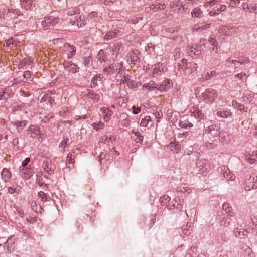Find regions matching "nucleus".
Wrapping results in <instances>:
<instances>
[{"mask_svg": "<svg viewBox=\"0 0 257 257\" xmlns=\"http://www.w3.org/2000/svg\"><path fill=\"white\" fill-rule=\"evenodd\" d=\"M63 66L65 68H68L71 67V66H72L73 65V63L72 61H65L63 62Z\"/></svg>", "mask_w": 257, "mask_h": 257, "instance_id": "nucleus-48", "label": "nucleus"}, {"mask_svg": "<svg viewBox=\"0 0 257 257\" xmlns=\"http://www.w3.org/2000/svg\"><path fill=\"white\" fill-rule=\"evenodd\" d=\"M188 67L187 60L183 58L181 60V63H179L178 68L179 70H184Z\"/></svg>", "mask_w": 257, "mask_h": 257, "instance_id": "nucleus-21", "label": "nucleus"}, {"mask_svg": "<svg viewBox=\"0 0 257 257\" xmlns=\"http://www.w3.org/2000/svg\"><path fill=\"white\" fill-rule=\"evenodd\" d=\"M87 91L88 93L86 94L88 98L92 99L95 101L96 102H98L99 100V94L94 93L93 91L91 90L90 89H88Z\"/></svg>", "mask_w": 257, "mask_h": 257, "instance_id": "nucleus-8", "label": "nucleus"}, {"mask_svg": "<svg viewBox=\"0 0 257 257\" xmlns=\"http://www.w3.org/2000/svg\"><path fill=\"white\" fill-rule=\"evenodd\" d=\"M188 223L185 226H184L182 228V233L181 234V235L183 237H185V236H189L191 232L192 231V229L188 228V226L189 227H191V224H188Z\"/></svg>", "mask_w": 257, "mask_h": 257, "instance_id": "nucleus-7", "label": "nucleus"}, {"mask_svg": "<svg viewBox=\"0 0 257 257\" xmlns=\"http://www.w3.org/2000/svg\"><path fill=\"white\" fill-rule=\"evenodd\" d=\"M83 64L86 66L90 64V62L92 61V58L90 56L87 57H84L83 59Z\"/></svg>", "mask_w": 257, "mask_h": 257, "instance_id": "nucleus-40", "label": "nucleus"}, {"mask_svg": "<svg viewBox=\"0 0 257 257\" xmlns=\"http://www.w3.org/2000/svg\"><path fill=\"white\" fill-rule=\"evenodd\" d=\"M220 12L219 11V8H217L216 9L214 10V11H210L209 12V15L211 16H215L216 15H218L219 14V13H220Z\"/></svg>", "mask_w": 257, "mask_h": 257, "instance_id": "nucleus-54", "label": "nucleus"}, {"mask_svg": "<svg viewBox=\"0 0 257 257\" xmlns=\"http://www.w3.org/2000/svg\"><path fill=\"white\" fill-rule=\"evenodd\" d=\"M247 183H253L250 175H247L245 177V183L246 184Z\"/></svg>", "mask_w": 257, "mask_h": 257, "instance_id": "nucleus-56", "label": "nucleus"}, {"mask_svg": "<svg viewBox=\"0 0 257 257\" xmlns=\"http://www.w3.org/2000/svg\"><path fill=\"white\" fill-rule=\"evenodd\" d=\"M209 41L212 45L214 46V47H216V50H215V48H213V51H217L218 48L217 47V43L216 40L215 39H214L212 37H210L209 39Z\"/></svg>", "mask_w": 257, "mask_h": 257, "instance_id": "nucleus-34", "label": "nucleus"}, {"mask_svg": "<svg viewBox=\"0 0 257 257\" xmlns=\"http://www.w3.org/2000/svg\"><path fill=\"white\" fill-rule=\"evenodd\" d=\"M30 158H26L22 163V167L21 168H25V167H27V165L28 164V163L30 162Z\"/></svg>", "mask_w": 257, "mask_h": 257, "instance_id": "nucleus-49", "label": "nucleus"}, {"mask_svg": "<svg viewBox=\"0 0 257 257\" xmlns=\"http://www.w3.org/2000/svg\"><path fill=\"white\" fill-rule=\"evenodd\" d=\"M216 75V72L215 71L213 70V71H211L210 73H207L205 75L204 77L203 76L202 77V79L207 80L209 79L211 77L215 76Z\"/></svg>", "mask_w": 257, "mask_h": 257, "instance_id": "nucleus-28", "label": "nucleus"}, {"mask_svg": "<svg viewBox=\"0 0 257 257\" xmlns=\"http://www.w3.org/2000/svg\"><path fill=\"white\" fill-rule=\"evenodd\" d=\"M127 85L130 88H135L138 87V83H136L134 81L131 80L128 82Z\"/></svg>", "mask_w": 257, "mask_h": 257, "instance_id": "nucleus-42", "label": "nucleus"}, {"mask_svg": "<svg viewBox=\"0 0 257 257\" xmlns=\"http://www.w3.org/2000/svg\"><path fill=\"white\" fill-rule=\"evenodd\" d=\"M49 17H50V19H51L52 21L51 23V24H52V26H54L55 25L57 24L59 21V19L58 17L54 18L52 16H50Z\"/></svg>", "mask_w": 257, "mask_h": 257, "instance_id": "nucleus-47", "label": "nucleus"}, {"mask_svg": "<svg viewBox=\"0 0 257 257\" xmlns=\"http://www.w3.org/2000/svg\"><path fill=\"white\" fill-rule=\"evenodd\" d=\"M67 45L70 48V56L68 55V57L69 59L72 58L73 56H74L76 54V48L73 46H71L69 44L67 43Z\"/></svg>", "mask_w": 257, "mask_h": 257, "instance_id": "nucleus-29", "label": "nucleus"}, {"mask_svg": "<svg viewBox=\"0 0 257 257\" xmlns=\"http://www.w3.org/2000/svg\"><path fill=\"white\" fill-rule=\"evenodd\" d=\"M121 46L122 44L121 43H115L112 49V54L116 55V56H118Z\"/></svg>", "mask_w": 257, "mask_h": 257, "instance_id": "nucleus-17", "label": "nucleus"}, {"mask_svg": "<svg viewBox=\"0 0 257 257\" xmlns=\"http://www.w3.org/2000/svg\"><path fill=\"white\" fill-rule=\"evenodd\" d=\"M135 136L136 138L135 140L137 143H142L144 137L139 132H132Z\"/></svg>", "mask_w": 257, "mask_h": 257, "instance_id": "nucleus-20", "label": "nucleus"}, {"mask_svg": "<svg viewBox=\"0 0 257 257\" xmlns=\"http://www.w3.org/2000/svg\"><path fill=\"white\" fill-rule=\"evenodd\" d=\"M79 69V67L75 63H73L72 66H71L70 68L69 69V71L73 73L78 72Z\"/></svg>", "mask_w": 257, "mask_h": 257, "instance_id": "nucleus-39", "label": "nucleus"}, {"mask_svg": "<svg viewBox=\"0 0 257 257\" xmlns=\"http://www.w3.org/2000/svg\"><path fill=\"white\" fill-rule=\"evenodd\" d=\"M103 71L108 74H113L115 72L114 67L113 65H110L108 67L104 68Z\"/></svg>", "mask_w": 257, "mask_h": 257, "instance_id": "nucleus-24", "label": "nucleus"}, {"mask_svg": "<svg viewBox=\"0 0 257 257\" xmlns=\"http://www.w3.org/2000/svg\"><path fill=\"white\" fill-rule=\"evenodd\" d=\"M131 80L128 78L127 76H125L124 74V77L123 79L121 80V82L123 83H126L128 84V82L130 81Z\"/></svg>", "mask_w": 257, "mask_h": 257, "instance_id": "nucleus-63", "label": "nucleus"}, {"mask_svg": "<svg viewBox=\"0 0 257 257\" xmlns=\"http://www.w3.org/2000/svg\"><path fill=\"white\" fill-rule=\"evenodd\" d=\"M242 98L243 101L249 103L252 99V96L250 93H243Z\"/></svg>", "mask_w": 257, "mask_h": 257, "instance_id": "nucleus-25", "label": "nucleus"}, {"mask_svg": "<svg viewBox=\"0 0 257 257\" xmlns=\"http://www.w3.org/2000/svg\"><path fill=\"white\" fill-rule=\"evenodd\" d=\"M20 92H21V95L24 97H28L30 95V94L28 91H26L25 90H21L20 91Z\"/></svg>", "mask_w": 257, "mask_h": 257, "instance_id": "nucleus-57", "label": "nucleus"}, {"mask_svg": "<svg viewBox=\"0 0 257 257\" xmlns=\"http://www.w3.org/2000/svg\"><path fill=\"white\" fill-rule=\"evenodd\" d=\"M19 171L21 173V175L25 179H30L34 174L33 170L28 167L21 168V167H20Z\"/></svg>", "mask_w": 257, "mask_h": 257, "instance_id": "nucleus-3", "label": "nucleus"}, {"mask_svg": "<svg viewBox=\"0 0 257 257\" xmlns=\"http://www.w3.org/2000/svg\"><path fill=\"white\" fill-rule=\"evenodd\" d=\"M175 207V204L173 202H171L168 203L167 208L170 210L174 209Z\"/></svg>", "mask_w": 257, "mask_h": 257, "instance_id": "nucleus-58", "label": "nucleus"}, {"mask_svg": "<svg viewBox=\"0 0 257 257\" xmlns=\"http://www.w3.org/2000/svg\"><path fill=\"white\" fill-rule=\"evenodd\" d=\"M118 32L119 31L116 29L107 32L104 36V40L105 41H108L112 38H116Z\"/></svg>", "mask_w": 257, "mask_h": 257, "instance_id": "nucleus-5", "label": "nucleus"}, {"mask_svg": "<svg viewBox=\"0 0 257 257\" xmlns=\"http://www.w3.org/2000/svg\"><path fill=\"white\" fill-rule=\"evenodd\" d=\"M112 139L111 137H110L109 138H108V137L106 135H104L101 137V140L102 141H111Z\"/></svg>", "mask_w": 257, "mask_h": 257, "instance_id": "nucleus-62", "label": "nucleus"}, {"mask_svg": "<svg viewBox=\"0 0 257 257\" xmlns=\"http://www.w3.org/2000/svg\"><path fill=\"white\" fill-rule=\"evenodd\" d=\"M170 147L172 148H174L176 150H180L181 149V145L177 142H171L170 144Z\"/></svg>", "mask_w": 257, "mask_h": 257, "instance_id": "nucleus-37", "label": "nucleus"}, {"mask_svg": "<svg viewBox=\"0 0 257 257\" xmlns=\"http://www.w3.org/2000/svg\"><path fill=\"white\" fill-rule=\"evenodd\" d=\"M49 162L48 161H46L44 163L43 166L44 168V170L46 171V170H48L50 167H49Z\"/></svg>", "mask_w": 257, "mask_h": 257, "instance_id": "nucleus-61", "label": "nucleus"}, {"mask_svg": "<svg viewBox=\"0 0 257 257\" xmlns=\"http://www.w3.org/2000/svg\"><path fill=\"white\" fill-rule=\"evenodd\" d=\"M98 77H100V74H96L93 76L91 80L92 83L90 85L91 88H94L98 85L97 80Z\"/></svg>", "mask_w": 257, "mask_h": 257, "instance_id": "nucleus-23", "label": "nucleus"}, {"mask_svg": "<svg viewBox=\"0 0 257 257\" xmlns=\"http://www.w3.org/2000/svg\"><path fill=\"white\" fill-rule=\"evenodd\" d=\"M153 113L155 116L156 119H158L157 121L159 122V119L162 118L163 114L161 112V110L157 106H155L153 109Z\"/></svg>", "mask_w": 257, "mask_h": 257, "instance_id": "nucleus-16", "label": "nucleus"}, {"mask_svg": "<svg viewBox=\"0 0 257 257\" xmlns=\"http://www.w3.org/2000/svg\"><path fill=\"white\" fill-rule=\"evenodd\" d=\"M244 155L245 156V159L249 162V163L252 164L254 162L255 159L251 158V155L250 154H244Z\"/></svg>", "mask_w": 257, "mask_h": 257, "instance_id": "nucleus-43", "label": "nucleus"}, {"mask_svg": "<svg viewBox=\"0 0 257 257\" xmlns=\"http://www.w3.org/2000/svg\"><path fill=\"white\" fill-rule=\"evenodd\" d=\"M155 49V45L150 43H149L147 45V48H146V50L148 52H149V53H150L152 51H154Z\"/></svg>", "mask_w": 257, "mask_h": 257, "instance_id": "nucleus-44", "label": "nucleus"}, {"mask_svg": "<svg viewBox=\"0 0 257 257\" xmlns=\"http://www.w3.org/2000/svg\"><path fill=\"white\" fill-rule=\"evenodd\" d=\"M27 120H24L21 121H19L18 123V127H24L27 124Z\"/></svg>", "mask_w": 257, "mask_h": 257, "instance_id": "nucleus-59", "label": "nucleus"}, {"mask_svg": "<svg viewBox=\"0 0 257 257\" xmlns=\"http://www.w3.org/2000/svg\"><path fill=\"white\" fill-rule=\"evenodd\" d=\"M104 124L101 123H100L99 124L93 123V128L96 130H98L100 127L101 126H102Z\"/></svg>", "mask_w": 257, "mask_h": 257, "instance_id": "nucleus-60", "label": "nucleus"}, {"mask_svg": "<svg viewBox=\"0 0 257 257\" xmlns=\"http://www.w3.org/2000/svg\"><path fill=\"white\" fill-rule=\"evenodd\" d=\"M240 3L239 0H230V5L231 7H236Z\"/></svg>", "mask_w": 257, "mask_h": 257, "instance_id": "nucleus-53", "label": "nucleus"}, {"mask_svg": "<svg viewBox=\"0 0 257 257\" xmlns=\"http://www.w3.org/2000/svg\"><path fill=\"white\" fill-rule=\"evenodd\" d=\"M103 113L104 115V119L105 121L107 122L109 120V119L111 116L112 115L113 112L112 111L110 110L108 108H106L103 110Z\"/></svg>", "mask_w": 257, "mask_h": 257, "instance_id": "nucleus-18", "label": "nucleus"}, {"mask_svg": "<svg viewBox=\"0 0 257 257\" xmlns=\"http://www.w3.org/2000/svg\"><path fill=\"white\" fill-rule=\"evenodd\" d=\"M221 170L223 171V174L224 177L228 179V176H230V170L229 168L225 166L221 168Z\"/></svg>", "mask_w": 257, "mask_h": 257, "instance_id": "nucleus-26", "label": "nucleus"}, {"mask_svg": "<svg viewBox=\"0 0 257 257\" xmlns=\"http://www.w3.org/2000/svg\"><path fill=\"white\" fill-rule=\"evenodd\" d=\"M2 176L3 178L9 179L11 177V173L7 168L3 169L2 172Z\"/></svg>", "mask_w": 257, "mask_h": 257, "instance_id": "nucleus-22", "label": "nucleus"}, {"mask_svg": "<svg viewBox=\"0 0 257 257\" xmlns=\"http://www.w3.org/2000/svg\"><path fill=\"white\" fill-rule=\"evenodd\" d=\"M162 71H164V64L160 62L156 63L153 70V73L154 74Z\"/></svg>", "mask_w": 257, "mask_h": 257, "instance_id": "nucleus-13", "label": "nucleus"}, {"mask_svg": "<svg viewBox=\"0 0 257 257\" xmlns=\"http://www.w3.org/2000/svg\"><path fill=\"white\" fill-rule=\"evenodd\" d=\"M203 101L207 103H213L218 96L216 91L211 88L206 89L204 92L201 94Z\"/></svg>", "mask_w": 257, "mask_h": 257, "instance_id": "nucleus-1", "label": "nucleus"}, {"mask_svg": "<svg viewBox=\"0 0 257 257\" xmlns=\"http://www.w3.org/2000/svg\"><path fill=\"white\" fill-rule=\"evenodd\" d=\"M52 20L51 19H50V17L44 18V20L42 21L41 22V25L43 27V28L45 29H48L50 27L52 26L51 23Z\"/></svg>", "mask_w": 257, "mask_h": 257, "instance_id": "nucleus-12", "label": "nucleus"}, {"mask_svg": "<svg viewBox=\"0 0 257 257\" xmlns=\"http://www.w3.org/2000/svg\"><path fill=\"white\" fill-rule=\"evenodd\" d=\"M35 1V0H21V3L22 6L25 4L26 5L27 7H29V8L31 9V7H32L33 2Z\"/></svg>", "mask_w": 257, "mask_h": 257, "instance_id": "nucleus-33", "label": "nucleus"}, {"mask_svg": "<svg viewBox=\"0 0 257 257\" xmlns=\"http://www.w3.org/2000/svg\"><path fill=\"white\" fill-rule=\"evenodd\" d=\"M67 160L69 162V163H72L73 160L72 158V154L71 153H69L67 156Z\"/></svg>", "mask_w": 257, "mask_h": 257, "instance_id": "nucleus-64", "label": "nucleus"}, {"mask_svg": "<svg viewBox=\"0 0 257 257\" xmlns=\"http://www.w3.org/2000/svg\"><path fill=\"white\" fill-rule=\"evenodd\" d=\"M191 14L193 17H199L201 14V11L200 9L198 8H195L194 9Z\"/></svg>", "mask_w": 257, "mask_h": 257, "instance_id": "nucleus-31", "label": "nucleus"}, {"mask_svg": "<svg viewBox=\"0 0 257 257\" xmlns=\"http://www.w3.org/2000/svg\"><path fill=\"white\" fill-rule=\"evenodd\" d=\"M106 157V154L104 152L100 153V155L98 156V161L100 164H101L102 160L105 159Z\"/></svg>", "mask_w": 257, "mask_h": 257, "instance_id": "nucleus-46", "label": "nucleus"}, {"mask_svg": "<svg viewBox=\"0 0 257 257\" xmlns=\"http://www.w3.org/2000/svg\"><path fill=\"white\" fill-rule=\"evenodd\" d=\"M151 120V117L150 116H147L144 118L142 119L140 123V125L143 127L147 126L149 121Z\"/></svg>", "mask_w": 257, "mask_h": 257, "instance_id": "nucleus-27", "label": "nucleus"}, {"mask_svg": "<svg viewBox=\"0 0 257 257\" xmlns=\"http://www.w3.org/2000/svg\"><path fill=\"white\" fill-rule=\"evenodd\" d=\"M229 112L227 111H218L217 113V115L218 116L222 117V118H225L227 117L228 115Z\"/></svg>", "mask_w": 257, "mask_h": 257, "instance_id": "nucleus-41", "label": "nucleus"}, {"mask_svg": "<svg viewBox=\"0 0 257 257\" xmlns=\"http://www.w3.org/2000/svg\"><path fill=\"white\" fill-rule=\"evenodd\" d=\"M206 160L198 159L196 161V166L200 169H202L203 165L206 164Z\"/></svg>", "mask_w": 257, "mask_h": 257, "instance_id": "nucleus-30", "label": "nucleus"}, {"mask_svg": "<svg viewBox=\"0 0 257 257\" xmlns=\"http://www.w3.org/2000/svg\"><path fill=\"white\" fill-rule=\"evenodd\" d=\"M133 56H131L130 58L131 59V63L135 65L137 62H140V53L139 51L137 49H134L132 50Z\"/></svg>", "mask_w": 257, "mask_h": 257, "instance_id": "nucleus-4", "label": "nucleus"}, {"mask_svg": "<svg viewBox=\"0 0 257 257\" xmlns=\"http://www.w3.org/2000/svg\"><path fill=\"white\" fill-rule=\"evenodd\" d=\"M215 134H217L219 141L221 142H223L225 141L227 135L226 132L223 131H221L219 126L218 130L215 132Z\"/></svg>", "mask_w": 257, "mask_h": 257, "instance_id": "nucleus-9", "label": "nucleus"}, {"mask_svg": "<svg viewBox=\"0 0 257 257\" xmlns=\"http://www.w3.org/2000/svg\"><path fill=\"white\" fill-rule=\"evenodd\" d=\"M173 86V82L170 79H166L157 88V90L161 92H167Z\"/></svg>", "mask_w": 257, "mask_h": 257, "instance_id": "nucleus-2", "label": "nucleus"}, {"mask_svg": "<svg viewBox=\"0 0 257 257\" xmlns=\"http://www.w3.org/2000/svg\"><path fill=\"white\" fill-rule=\"evenodd\" d=\"M143 88H147L150 91H152L156 89L157 90V88L158 87V85H157L154 82L151 81L148 83H146L143 85Z\"/></svg>", "mask_w": 257, "mask_h": 257, "instance_id": "nucleus-11", "label": "nucleus"}, {"mask_svg": "<svg viewBox=\"0 0 257 257\" xmlns=\"http://www.w3.org/2000/svg\"><path fill=\"white\" fill-rule=\"evenodd\" d=\"M179 125L180 127L184 128H191L193 126V124L188 119L180 120Z\"/></svg>", "mask_w": 257, "mask_h": 257, "instance_id": "nucleus-10", "label": "nucleus"}, {"mask_svg": "<svg viewBox=\"0 0 257 257\" xmlns=\"http://www.w3.org/2000/svg\"><path fill=\"white\" fill-rule=\"evenodd\" d=\"M38 196L39 198H41V200L43 202H45L48 200V197L46 194L43 191H40L38 194Z\"/></svg>", "mask_w": 257, "mask_h": 257, "instance_id": "nucleus-32", "label": "nucleus"}, {"mask_svg": "<svg viewBox=\"0 0 257 257\" xmlns=\"http://www.w3.org/2000/svg\"><path fill=\"white\" fill-rule=\"evenodd\" d=\"M27 221L29 223H33L37 221V217H28L27 218Z\"/></svg>", "mask_w": 257, "mask_h": 257, "instance_id": "nucleus-52", "label": "nucleus"}, {"mask_svg": "<svg viewBox=\"0 0 257 257\" xmlns=\"http://www.w3.org/2000/svg\"><path fill=\"white\" fill-rule=\"evenodd\" d=\"M68 140V138L65 139L63 141L61 142V143L59 145V147L62 148L64 149L66 147Z\"/></svg>", "mask_w": 257, "mask_h": 257, "instance_id": "nucleus-50", "label": "nucleus"}, {"mask_svg": "<svg viewBox=\"0 0 257 257\" xmlns=\"http://www.w3.org/2000/svg\"><path fill=\"white\" fill-rule=\"evenodd\" d=\"M133 113L134 114H138L141 111V107L136 108L135 106L132 107Z\"/></svg>", "mask_w": 257, "mask_h": 257, "instance_id": "nucleus-55", "label": "nucleus"}, {"mask_svg": "<svg viewBox=\"0 0 257 257\" xmlns=\"http://www.w3.org/2000/svg\"><path fill=\"white\" fill-rule=\"evenodd\" d=\"M97 58L98 60L100 62H105L106 59L107 58L106 57V54L103 50L100 49L98 52Z\"/></svg>", "mask_w": 257, "mask_h": 257, "instance_id": "nucleus-14", "label": "nucleus"}, {"mask_svg": "<svg viewBox=\"0 0 257 257\" xmlns=\"http://www.w3.org/2000/svg\"><path fill=\"white\" fill-rule=\"evenodd\" d=\"M222 208L226 213L230 214V213L231 212L232 208L231 207H229L228 204L227 203H224L222 205Z\"/></svg>", "mask_w": 257, "mask_h": 257, "instance_id": "nucleus-35", "label": "nucleus"}, {"mask_svg": "<svg viewBox=\"0 0 257 257\" xmlns=\"http://www.w3.org/2000/svg\"><path fill=\"white\" fill-rule=\"evenodd\" d=\"M116 66V72L119 74L120 75H122V73H121V69L123 67V62L117 63Z\"/></svg>", "mask_w": 257, "mask_h": 257, "instance_id": "nucleus-36", "label": "nucleus"}, {"mask_svg": "<svg viewBox=\"0 0 257 257\" xmlns=\"http://www.w3.org/2000/svg\"><path fill=\"white\" fill-rule=\"evenodd\" d=\"M23 76L26 79H30L31 76V73L30 71H25Z\"/></svg>", "mask_w": 257, "mask_h": 257, "instance_id": "nucleus-51", "label": "nucleus"}, {"mask_svg": "<svg viewBox=\"0 0 257 257\" xmlns=\"http://www.w3.org/2000/svg\"><path fill=\"white\" fill-rule=\"evenodd\" d=\"M166 8V5L164 4L158 3L156 4L153 9H157L159 10H163Z\"/></svg>", "mask_w": 257, "mask_h": 257, "instance_id": "nucleus-45", "label": "nucleus"}, {"mask_svg": "<svg viewBox=\"0 0 257 257\" xmlns=\"http://www.w3.org/2000/svg\"><path fill=\"white\" fill-rule=\"evenodd\" d=\"M12 97L10 94L7 90L0 92V100H7Z\"/></svg>", "mask_w": 257, "mask_h": 257, "instance_id": "nucleus-15", "label": "nucleus"}, {"mask_svg": "<svg viewBox=\"0 0 257 257\" xmlns=\"http://www.w3.org/2000/svg\"><path fill=\"white\" fill-rule=\"evenodd\" d=\"M228 29L225 27V26H222L221 27L219 30H218V33L219 34H221L223 35H226L227 34V30Z\"/></svg>", "mask_w": 257, "mask_h": 257, "instance_id": "nucleus-38", "label": "nucleus"}, {"mask_svg": "<svg viewBox=\"0 0 257 257\" xmlns=\"http://www.w3.org/2000/svg\"><path fill=\"white\" fill-rule=\"evenodd\" d=\"M5 243L7 244L6 247L8 252L9 253L13 252L15 249V242L12 240V237H9Z\"/></svg>", "mask_w": 257, "mask_h": 257, "instance_id": "nucleus-6", "label": "nucleus"}, {"mask_svg": "<svg viewBox=\"0 0 257 257\" xmlns=\"http://www.w3.org/2000/svg\"><path fill=\"white\" fill-rule=\"evenodd\" d=\"M218 130V126L216 125H212L208 126L205 130V133L214 135L212 132H216Z\"/></svg>", "mask_w": 257, "mask_h": 257, "instance_id": "nucleus-19", "label": "nucleus"}]
</instances>
